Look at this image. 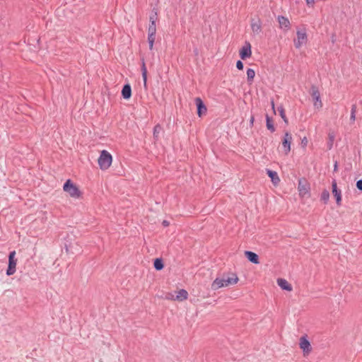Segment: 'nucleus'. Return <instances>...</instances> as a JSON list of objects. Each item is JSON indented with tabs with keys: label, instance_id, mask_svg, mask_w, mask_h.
Instances as JSON below:
<instances>
[{
	"label": "nucleus",
	"instance_id": "1a4fd4ad",
	"mask_svg": "<svg viewBox=\"0 0 362 362\" xmlns=\"http://www.w3.org/2000/svg\"><path fill=\"white\" fill-rule=\"evenodd\" d=\"M251 54V45L250 44V42H245V45L239 51L240 57L243 60H245L247 58L250 57Z\"/></svg>",
	"mask_w": 362,
	"mask_h": 362
},
{
	"label": "nucleus",
	"instance_id": "f8f14e48",
	"mask_svg": "<svg viewBox=\"0 0 362 362\" xmlns=\"http://www.w3.org/2000/svg\"><path fill=\"white\" fill-rule=\"evenodd\" d=\"M292 140V136L290 133L286 132L282 140V146L284 148L285 154H288L291 151V143Z\"/></svg>",
	"mask_w": 362,
	"mask_h": 362
},
{
	"label": "nucleus",
	"instance_id": "2eb2a0df",
	"mask_svg": "<svg viewBox=\"0 0 362 362\" xmlns=\"http://www.w3.org/2000/svg\"><path fill=\"white\" fill-rule=\"evenodd\" d=\"M300 347L303 349L304 354H308L311 351V345L310 341L305 337H301L300 339Z\"/></svg>",
	"mask_w": 362,
	"mask_h": 362
},
{
	"label": "nucleus",
	"instance_id": "6e6552de",
	"mask_svg": "<svg viewBox=\"0 0 362 362\" xmlns=\"http://www.w3.org/2000/svg\"><path fill=\"white\" fill-rule=\"evenodd\" d=\"M296 34L297 39L294 40V45L296 48H300L303 44L307 42V34L305 29L298 30Z\"/></svg>",
	"mask_w": 362,
	"mask_h": 362
},
{
	"label": "nucleus",
	"instance_id": "aec40b11",
	"mask_svg": "<svg viewBox=\"0 0 362 362\" xmlns=\"http://www.w3.org/2000/svg\"><path fill=\"white\" fill-rule=\"evenodd\" d=\"M188 297V293L185 289H180L177 292V295L175 297V299L178 301H182L184 300H186Z\"/></svg>",
	"mask_w": 362,
	"mask_h": 362
},
{
	"label": "nucleus",
	"instance_id": "4be33fe9",
	"mask_svg": "<svg viewBox=\"0 0 362 362\" xmlns=\"http://www.w3.org/2000/svg\"><path fill=\"white\" fill-rule=\"evenodd\" d=\"M266 125L267 128L271 131V132H274L275 131V127L273 123L272 119L268 115H266Z\"/></svg>",
	"mask_w": 362,
	"mask_h": 362
},
{
	"label": "nucleus",
	"instance_id": "2f4dec72",
	"mask_svg": "<svg viewBox=\"0 0 362 362\" xmlns=\"http://www.w3.org/2000/svg\"><path fill=\"white\" fill-rule=\"evenodd\" d=\"M356 187L358 190L362 192V180H359L356 182Z\"/></svg>",
	"mask_w": 362,
	"mask_h": 362
},
{
	"label": "nucleus",
	"instance_id": "b1692460",
	"mask_svg": "<svg viewBox=\"0 0 362 362\" xmlns=\"http://www.w3.org/2000/svg\"><path fill=\"white\" fill-rule=\"evenodd\" d=\"M255 76V71L252 69H248L247 70V79L249 84H252Z\"/></svg>",
	"mask_w": 362,
	"mask_h": 362
},
{
	"label": "nucleus",
	"instance_id": "9b49d317",
	"mask_svg": "<svg viewBox=\"0 0 362 362\" xmlns=\"http://www.w3.org/2000/svg\"><path fill=\"white\" fill-rule=\"evenodd\" d=\"M194 100L197 109V115L201 117L206 114L207 108L200 98H196Z\"/></svg>",
	"mask_w": 362,
	"mask_h": 362
},
{
	"label": "nucleus",
	"instance_id": "72a5a7b5",
	"mask_svg": "<svg viewBox=\"0 0 362 362\" xmlns=\"http://www.w3.org/2000/svg\"><path fill=\"white\" fill-rule=\"evenodd\" d=\"M356 120V114L351 113L350 115V122L351 123H354Z\"/></svg>",
	"mask_w": 362,
	"mask_h": 362
},
{
	"label": "nucleus",
	"instance_id": "f704fd0d",
	"mask_svg": "<svg viewBox=\"0 0 362 362\" xmlns=\"http://www.w3.org/2000/svg\"><path fill=\"white\" fill-rule=\"evenodd\" d=\"M356 105L354 104L351 106V113L356 114Z\"/></svg>",
	"mask_w": 362,
	"mask_h": 362
},
{
	"label": "nucleus",
	"instance_id": "20e7f679",
	"mask_svg": "<svg viewBox=\"0 0 362 362\" xmlns=\"http://www.w3.org/2000/svg\"><path fill=\"white\" fill-rule=\"evenodd\" d=\"M310 94L313 98L315 107L317 109L321 108L322 107V103L320 99V93L319 89L316 86L312 85L310 90Z\"/></svg>",
	"mask_w": 362,
	"mask_h": 362
},
{
	"label": "nucleus",
	"instance_id": "a211bd4d",
	"mask_svg": "<svg viewBox=\"0 0 362 362\" xmlns=\"http://www.w3.org/2000/svg\"><path fill=\"white\" fill-rule=\"evenodd\" d=\"M267 174L271 178L272 182L274 185H277L280 182V179L276 171L267 169Z\"/></svg>",
	"mask_w": 362,
	"mask_h": 362
},
{
	"label": "nucleus",
	"instance_id": "58836bf2",
	"mask_svg": "<svg viewBox=\"0 0 362 362\" xmlns=\"http://www.w3.org/2000/svg\"><path fill=\"white\" fill-rule=\"evenodd\" d=\"M308 143V140L305 137L303 140H302V144H303L304 145H306Z\"/></svg>",
	"mask_w": 362,
	"mask_h": 362
},
{
	"label": "nucleus",
	"instance_id": "f3484780",
	"mask_svg": "<svg viewBox=\"0 0 362 362\" xmlns=\"http://www.w3.org/2000/svg\"><path fill=\"white\" fill-rule=\"evenodd\" d=\"M122 96L124 99L128 100L132 96V87L130 84L126 83L122 89Z\"/></svg>",
	"mask_w": 362,
	"mask_h": 362
},
{
	"label": "nucleus",
	"instance_id": "ddd939ff",
	"mask_svg": "<svg viewBox=\"0 0 362 362\" xmlns=\"http://www.w3.org/2000/svg\"><path fill=\"white\" fill-rule=\"evenodd\" d=\"M251 29L255 34H259L262 32V21L259 18H251Z\"/></svg>",
	"mask_w": 362,
	"mask_h": 362
},
{
	"label": "nucleus",
	"instance_id": "423d86ee",
	"mask_svg": "<svg viewBox=\"0 0 362 362\" xmlns=\"http://www.w3.org/2000/svg\"><path fill=\"white\" fill-rule=\"evenodd\" d=\"M156 33V23H149L148 28V42L149 44V49H153V44L155 42V36Z\"/></svg>",
	"mask_w": 362,
	"mask_h": 362
},
{
	"label": "nucleus",
	"instance_id": "7c9ffc66",
	"mask_svg": "<svg viewBox=\"0 0 362 362\" xmlns=\"http://www.w3.org/2000/svg\"><path fill=\"white\" fill-rule=\"evenodd\" d=\"M165 298L168 300H176L175 298L174 297V295L171 293H166Z\"/></svg>",
	"mask_w": 362,
	"mask_h": 362
},
{
	"label": "nucleus",
	"instance_id": "f03ea898",
	"mask_svg": "<svg viewBox=\"0 0 362 362\" xmlns=\"http://www.w3.org/2000/svg\"><path fill=\"white\" fill-rule=\"evenodd\" d=\"M63 189L73 198H79L81 196V192L78 187L69 179L64 184Z\"/></svg>",
	"mask_w": 362,
	"mask_h": 362
},
{
	"label": "nucleus",
	"instance_id": "c85d7f7f",
	"mask_svg": "<svg viewBox=\"0 0 362 362\" xmlns=\"http://www.w3.org/2000/svg\"><path fill=\"white\" fill-rule=\"evenodd\" d=\"M329 142L328 144L329 148L330 149L332 146L333 141L334 139V135L333 134H329Z\"/></svg>",
	"mask_w": 362,
	"mask_h": 362
},
{
	"label": "nucleus",
	"instance_id": "dca6fc26",
	"mask_svg": "<svg viewBox=\"0 0 362 362\" xmlns=\"http://www.w3.org/2000/svg\"><path fill=\"white\" fill-rule=\"evenodd\" d=\"M245 256L247 257V259L253 264H259V256L252 251H245Z\"/></svg>",
	"mask_w": 362,
	"mask_h": 362
},
{
	"label": "nucleus",
	"instance_id": "ea45409f",
	"mask_svg": "<svg viewBox=\"0 0 362 362\" xmlns=\"http://www.w3.org/2000/svg\"><path fill=\"white\" fill-rule=\"evenodd\" d=\"M272 108L273 110H274V101H272ZM275 112V110H274Z\"/></svg>",
	"mask_w": 362,
	"mask_h": 362
},
{
	"label": "nucleus",
	"instance_id": "f257e3e1",
	"mask_svg": "<svg viewBox=\"0 0 362 362\" xmlns=\"http://www.w3.org/2000/svg\"><path fill=\"white\" fill-rule=\"evenodd\" d=\"M230 275L231 276H229V274L227 275L224 274L222 278H216L211 284V289L216 291L222 287L237 284L239 280L237 275L234 273H231Z\"/></svg>",
	"mask_w": 362,
	"mask_h": 362
},
{
	"label": "nucleus",
	"instance_id": "c9c22d12",
	"mask_svg": "<svg viewBox=\"0 0 362 362\" xmlns=\"http://www.w3.org/2000/svg\"><path fill=\"white\" fill-rule=\"evenodd\" d=\"M305 1L308 6L313 5V4H314V0H305Z\"/></svg>",
	"mask_w": 362,
	"mask_h": 362
},
{
	"label": "nucleus",
	"instance_id": "39448f33",
	"mask_svg": "<svg viewBox=\"0 0 362 362\" xmlns=\"http://www.w3.org/2000/svg\"><path fill=\"white\" fill-rule=\"evenodd\" d=\"M16 251H12L8 255V266L6 270L8 276L13 275L16 272L17 259L15 258Z\"/></svg>",
	"mask_w": 362,
	"mask_h": 362
},
{
	"label": "nucleus",
	"instance_id": "cd10ccee",
	"mask_svg": "<svg viewBox=\"0 0 362 362\" xmlns=\"http://www.w3.org/2000/svg\"><path fill=\"white\" fill-rule=\"evenodd\" d=\"M162 130V127L160 124H156L153 128V136L155 139H158L159 136V134Z\"/></svg>",
	"mask_w": 362,
	"mask_h": 362
},
{
	"label": "nucleus",
	"instance_id": "7ed1b4c3",
	"mask_svg": "<svg viewBox=\"0 0 362 362\" xmlns=\"http://www.w3.org/2000/svg\"><path fill=\"white\" fill-rule=\"evenodd\" d=\"M112 161V157L111 154L105 150L102 151L98 160L100 168L103 170L108 169Z\"/></svg>",
	"mask_w": 362,
	"mask_h": 362
},
{
	"label": "nucleus",
	"instance_id": "bb28decb",
	"mask_svg": "<svg viewBox=\"0 0 362 362\" xmlns=\"http://www.w3.org/2000/svg\"><path fill=\"white\" fill-rule=\"evenodd\" d=\"M321 200L324 202L325 204L329 201V192L327 189H324L321 194Z\"/></svg>",
	"mask_w": 362,
	"mask_h": 362
},
{
	"label": "nucleus",
	"instance_id": "4468645a",
	"mask_svg": "<svg viewBox=\"0 0 362 362\" xmlns=\"http://www.w3.org/2000/svg\"><path fill=\"white\" fill-rule=\"evenodd\" d=\"M280 28L283 29L285 31H287L291 28V23L288 18L279 16L277 18Z\"/></svg>",
	"mask_w": 362,
	"mask_h": 362
},
{
	"label": "nucleus",
	"instance_id": "412c9836",
	"mask_svg": "<svg viewBox=\"0 0 362 362\" xmlns=\"http://www.w3.org/2000/svg\"><path fill=\"white\" fill-rule=\"evenodd\" d=\"M153 267L156 270L160 271L164 268V262L162 258H156L154 259Z\"/></svg>",
	"mask_w": 362,
	"mask_h": 362
},
{
	"label": "nucleus",
	"instance_id": "a878e982",
	"mask_svg": "<svg viewBox=\"0 0 362 362\" xmlns=\"http://www.w3.org/2000/svg\"><path fill=\"white\" fill-rule=\"evenodd\" d=\"M157 20H158L157 10L156 8H153L151 14L150 15L149 21L151 23H156Z\"/></svg>",
	"mask_w": 362,
	"mask_h": 362
},
{
	"label": "nucleus",
	"instance_id": "6ab92c4d",
	"mask_svg": "<svg viewBox=\"0 0 362 362\" xmlns=\"http://www.w3.org/2000/svg\"><path fill=\"white\" fill-rule=\"evenodd\" d=\"M277 284L283 290L291 291L293 289L291 285L284 279H278Z\"/></svg>",
	"mask_w": 362,
	"mask_h": 362
},
{
	"label": "nucleus",
	"instance_id": "c756f323",
	"mask_svg": "<svg viewBox=\"0 0 362 362\" xmlns=\"http://www.w3.org/2000/svg\"><path fill=\"white\" fill-rule=\"evenodd\" d=\"M236 67L239 70H243V67H244V64L243 63L242 61L240 60H238L237 62H236Z\"/></svg>",
	"mask_w": 362,
	"mask_h": 362
},
{
	"label": "nucleus",
	"instance_id": "5701e85b",
	"mask_svg": "<svg viewBox=\"0 0 362 362\" xmlns=\"http://www.w3.org/2000/svg\"><path fill=\"white\" fill-rule=\"evenodd\" d=\"M141 72H142V78L144 80V84L145 88H146L147 69H146V64H145L144 59H142Z\"/></svg>",
	"mask_w": 362,
	"mask_h": 362
},
{
	"label": "nucleus",
	"instance_id": "4c0bfd02",
	"mask_svg": "<svg viewBox=\"0 0 362 362\" xmlns=\"http://www.w3.org/2000/svg\"><path fill=\"white\" fill-rule=\"evenodd\" d=\"M162 224L164 226H169V222L166 220H164L162 223Z\"/></svg>",
	"mask_w": 362,
	"mask_h": 362
},
{
	"label": "nucleus",
	"instance_id": "0eeeda50",
	"mask_svg": "<svg viewBox=\"0 0 362 362\" xmlns=\"http://www.w3.org/2000/svg\"><path fill=\"white\" fill-rule=\"evenodd\" d=\"M298 189L299 194L302 197L309 193L310 184L305 177H302L298 180Z\"/></svg>",
	"mask_w": 362,
	"mask_h": 362
},
{
	"label": "nucleus",
	"instance_id": "473e14b6",
	"mask_svg": "<svg viewBox=\"0 0 362 362\" xmlns=\"http://www.w3.org/2000/svg\"><path fill=\"white\" fill-rule=\"evenodd\" d=\"M65 250H66V253L71 252V253L74 254V252L71 250V245H67L66 244H65Z\"/></svg>",
	"mask_w": 362,
	"mask_h": 362
},
{
	"label": "nucleus",
	"instance_id": "9d476101",
	"mask_svg": "<svg viewBox=\"0 0 362 362\" xmlns=\"http://www.w3.org/2000/svg\"><path fill=\"white\" fill-rule=\"evenodd\" d=\"M332 194L336 199L337 204L338 206H340L341 202V190L338 189L337 181L335 180H333V181L332 182Z\"/></svg>",
	"mask_w": 362,
	"mask_h": 362
},
{
	"label": "nucleus",
	"instance_id": "393cba45",
	"mask_svg": "<svg viewBox=\"0 0 362 362\" xmlns=\"http://www.w3.org/2000/svg\"><path fill=\"white\" fill-rule=\"evenodd\" d=\"M277 110L279 113V115L281 116V117L283 119V120L284 121V122L286 124H288V119L285 115V110H284V108L283 107V106H279L277 107Z\"/></svg>",
	"mask_w": 362,
	"mask_h": 362
},
{
	"label": "nucleus",
	"instance_id": "e433bc0d",
	"mask_svg": "<svg viewBox=\"0 0 362 362\" xmlns=\"http://www.w3.org/2000/svg\"><path fill=\"white\" fill-rule=\"evenodd\" d=\"M254 120H255L254 116H251L250 119V123L251 126L253 125Z\"/></svg>",
	"mask_w": 362,
	"mask_h": 362
}]
</instances>
